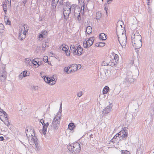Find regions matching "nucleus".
Here are the masks:
<instances>
[{"label":"nucleus","mask_w":154,"mask_h":154,"mask_svg":"<svg viewBox=\"0 0 154 154\" xmlns=\"http://www.w3.org/2000/svg\"><path fill=\"white\" fill-rule=\"evenodd\" d=\"M131 42L133 47L135 49H138L142 45L141 37L140 35L134 34L131 37Z\"/></svg>","instance_id":"f257e3e1"},{"label":"nucleus","mask_w":154,"mask_h":154,"mask_svg":"<svg viewBox=\"0 0 154 154\" xmlns=\"http://www.w3.org/2000/svg\"><path fill=\"white\" fill-rule=\"evenodd\" d=\"M122 29H116V33L118 37V40L122 46L124 45L126 42V38L125 35L123 33Z\"/></svg>","instance_id":"f03ea898"},{"label":"nucleus","mask_w":154,"mask_h":154,"mask_svg":"<svg viewBox=\"0 0 154 154\" xmlns=\"http://www.w3.org/2000/svg\"><path fill=\"white\" fill-rule=\"evenodd\" d=\"M68 148L70 152H74L75 153L79 152L81 150L80 144L77 142L68 145Z\"/></svg>","instance_id":"7ed1b4c3"},{"label":"nucleus","mask_w":154,"mask_h":154,"mask_svg":"<svg viewBox=\"0 0 154 154\" xmlns=\"http://www.w3.org/2000/svg\"><path fill=\"white\" fill-rule=\"evenodd\" d=\"M70 49L74 55L80 56L83 53V48L80 45H79L76 48H75L74 45H71L70 46Z\"/></svg>","instance_id":"20e7f679"},{"label":"nucleus","mask_w":154,"mask_h":154,"mask_svg":"<svg viewBox=\"0 0 154 154\" xmlns=\"http://www.w3.org/2000/svg\"><path fill=\"white\" fill-rule=\"evenodd\" d=\"M0 119L6 125L8 126L10 125V123L9 122L8 119L7 117V114L5 112H1V114H0Z\"/></svg>","instance_id":"39448f33"},{"label":"nucleus","mask_w":154,"mask_h":154,"mask_svg":"<svg viewBox=\"0 0 154 154\" xmlns=\"http://www.w3.org/2000/svg\"><path fill=\"white\" fill-rule=\"evenodd\" d=\"M71 6L67 4L64 7L63 14L65 19H66L68 17L69 15L71 12Z\"/></svg>","instance_id":"423d86ee"},{"label":"nucleus","mask_w":154,"mask_h":154,"mask_svg":"<svg viewBox=\"0 0 154 154\" xmlns=\"http://www.w3.org/2000/svg\"><path fill=\"white\" fill-rule=\"evenodd\" d=\"M28 30V27L27 25L24 24L21 28V31L19 33V36L22 38H25Z\"/></svg>","instance_id":"0eeeda50"},{"label":"nucleus","mask_w":154,"mask_h":154,"mask_svg":"<svg viewBox=\"0 0 154 154\" xmlns=\"http://www.w3.org/2000/svg\"><path fill=\"white\" fill-rule=\"evenodd\" d=\"M94 40V38L93 37L89 38L87 41L84 42L83 45L84 48L90 47L93 44Z\"/></svg>","instance_id":"6e6552de"},{"label":"nucleus","mask_w":154,"mask_h":154,"mask_svg":"<svg viewBox=\"0 0 154 154\" xmlns=\"http://www.w3.org/2000/svg\"><path fill=\"white\" fill-rule=\"evenodd\" d=\"M60 49L65 52L66 56H70V52L69 49V47L65 44H62L60 47Z\"/></svg>","instance_id":"1a4fd4ad"},{"label":"nucleus","mask_w":154,"mask_h":154,"mask_svg":"<svg viewBox=\"0 0 154 154\" xmlns=\"http://www.w3.org/2000/svg\"><path fill=\"white\" fill-rule=\"evenodd\" d=\"M122 140V137H119L118 133L116 134L111 139L112 142L113 144H118L119 142Z\"/></svg>","instance_id":"9d476101"},{"label":"nucleus","mask_w":154,"mask_h":154,"mask_svg":"<svg viewBox=\"0 0 154 154\" xmlns=\"http://www.w3.org/2000/svg\"><path fill=\"white\" fill-rule=\"evenodd\" d=\"M45 82L51 85H53L56 83V81L54 78L45 77L44 78Z\"/></svg>","instance_id":"9b49d317"},{"label":"nucleus","mask_w":154,"mask_h":154,"mask_svg":"<svg viewBox=\"0 0 154 154\" xmlns=\"http://www.w3.org/2000/svg\"><path fill=\"white\" fill-rule=\"evenodd\" d=\"M60 116L58 115L56 116L53 120L52 125L55 126H57L60 124Z\"/></svg>","instance_id":"f8f14e48"},{"label":"nucleus","mask_w":154,"mask_h":154,"mask_svg":"<svg viewBox=\"0 0 154 154\" xmlns=\"http://www.w3.org/2000/svg\"><path fill=\"white\" fill-rule=\"evenodd\" d=\"M48 32L46 30L42 31L38 36V39H40L41 38L43 39L46 38L48 35Z\"/></svg>","instance_id":"ddd939ff"},{"label":"nucleus","mask_w":154,"mask_h":154,"mask_svg":"<svg viewBox=\"0 0 154 154\" xmlns=\"http://www.w3.org/2000/svg\"><path fill=\"white\" fill-rule=\"evenodd\" d=\"M118 134H119V137H122V140L124 138H126L128 136V133L125 130H122Z\"/></svg>","instance_id":"4468645a"},{"label":"nucleus","mask_w":154,"mask_h":154,"mask_svg":"<svg viewBox=\"0 0 154 154\" xmlns=\"http://www.w3.org/2000/svg\"><path fill=\"white\" fill-rule=\"evenodd\" d=\"M107 61L109 62V66H114L116 63V61L113 60L112 58H111L110 57L108 58Z\"/></svg>","instance_id":"2eb2a0df"},{"label":"nucleus","mask_w":154,"mask_h":154,"mask_svg":"<svg viewBox=\"0 0 154 154\" xmlns=\"http://www.w3.org/2000/svg\"><path fill=\"white\" fill-rule=\"evenodd\" d=\"M49 125V124L48 122H47L45 123H44L43 125V128L42 131V133L44 134H46V132L47 131V128Z\"/></svg>","instance_id":"dca6fc26"},{"label":"nucleus","mask_w":154,"mask_h":154,"mask_svg":"<svg viewBox=\"0 0 154 154\" xmlns=\"http://www.w3.org/2000/svg\"><path fill=\"white\" fill-rule=\"evenodd\" d=\"M71 72L76 71L78 69V66L76 64H73L70 66Z\"/></svg>","instance_id":"f3484780"},{"label":"nucleus","mask_w":154,"mask_h":154,"mask_svg":"<svg viewBox=\"0 0 154 154\" xmlns=\"http://www.w3.org/2000/svg\"><path fill=\"white\" fill-rule=\"evenodd\" d=\"M110 57L112 58H113V60L116 61V62L119 60L118 55L117 54H115L114 53H112L111 55H110Z\"/></svg>","instance_id":"a211bd4d"},{"label":"nucleus","mask_w":154,"mask_h":154,"mask_svg":"<svg viewBox=\"0 0 154 154\" xmlns=\"http://www.w3.org/2000/svg\"><path fill=\"white\" fill-rule=\"evenodd\" d=\"M100 39L102 40H106L107 39V35L103 33H101L99 35Z\"/></svg>","instance_id":"6ab92c4d"},{"label":"nucleus","mask_w":154,"mask_h":154,"mask_svg":"<svg viewBox=\"0 0 154 154\" xmlns=\"http://www.w3.org/2000/svg\"><path fill=\"white\" fill-rule=\"evenodd\" d=\"M85 0H79V3L80 5L83 4L82 7H81V9L83 8V10H84V8L85 7V3L86 1L85 2Z\"/></svg>","instance_id":"aec40b11"},{"label":"nucleus","mask_w":154,"mask_h":154,"mask_svg":"<svg viewBox=\"0 0 154 154\" xmlns=\"http://www.w3.org/2000/svg\"><path fill=\"white\" fill-rule=\"evenodd\" d=\"M4 21L5 23L7 25H11V21L7 17H5L4 18Z\"/></svg>","instance_id":"412c9836"},{"label":"nucleus","mask_w":154,"mask_h":154,"mask_svg":"<svg viewBox=\"0 0 154 154\" xmlns=\"http://www.w3.org/2000/svg\"><path fill=\"white\" fill-rule=\"evenodd\" d=\"M86 32L88 34L91 33L92 32V29L90 26H88L87 27L86 29Z\"/></svg>","instance_id":"4be33fe9"},{"label":"nucleus","mask_w":154,"mask_h":154,"mask_svg":"<svg viewBox=\"0 0 154 154\" xmlns=\"http://www.w3.org/2000/svg\"><path fill=\"white\" fill-rule=\"evenodd\" d=\"M109 89V88L107 86H105L103 91V94H106L108 92Z\"/></svg>","instance_id":"5701e85b"},{"label":"nucleus","mask_w":154,"mask_h":154,"mask_svg":"<svg viewBox=\"0 0 154 154\" xmlns=\"http://www.w3.org/2000/svg\"><path fill=\"white\" fill-rule=\"evenodd\" d=\"M64 71L67 73H69L71 72V71L70 66L67 67H65L64 69Z\"/></svg>","instance_id":"b1692460"},{"label":"nucleus","mask_w":154,"mask_h":154,"mask_svg":"<svg viewBox=\"0 0 154 154\" xmlns=\"http://www.w3.org/2000/svg\"><path fill=\"white\" fill-rule=\"evenodd\" d=\"M75 127V125L73 123H70L68 125L69 129L70 130H72Z\"/></svg>","instance_id":"393cba45"},{"label":"nucleus","mask_w":154,"mask_h":154,"mask_svg":"<svg viewBox=\"0 0 154 154\" xmlns=\"http://www.w3.org/2000/svg\"><path fill=\"white\" fill-rule=\"evenodd\" d=\"M105 45V43L104 42H99L96 44V46L98 47H102Z\"/></svg>","instance_id":"a878e982"},{"label":"nucleus","mask_w":154,"mask_h":154,"mask_svg":"<svg viewBox=\"0 0 154 154\" xmlns=\"http://www.w3.org/2000/svg\"><path fill=\"white\" fill-rule=\"evenodd\" d=\"M4 26L2 24H0V32L2 33L4 31Z\"/></svg>","instance_id":"bb28decb"},{"label":"nucleus","mask_w":154,"mask_h":154,"mask_svg":"<svg viewBox=\"0 0 154 154\" xmlns=\"http://www.w3.org/2000/svg\"><path fill=\"white\" fill-rule=\"evenodd\" d=\"M3 10H4L6 14V12H7V9H8L7 6L6 5H3Z\"/></svg>","instance_id":"cd10ccee"},{"label":"nucleus","mask_w":154,"mask_h":154,"mask_svg":"<svg viewBox=\"0 0 154 154\" xmlns=\"http://www.w3.org/2000/svg\"><path fill=\"white\" fill-rule=\"evenodd\" d=\"M32 63L34 64V65L36 67H38L39 66L38 63H37V62L36 61H35L34 60H33L32 61Z\"/></svg>","instance_id":"c85d7f7f"},{"label":"nucleus","mask_w":154,"mask_h":154,"mask_svg":"<svg viewBox=\"0 0 154 154\" xmlns=\"http://www.w3.org/2000/svg\"><path fill=\"white\" fill-rule=\"evenodd\" d=\"M43 61L45 62L46 63L48 62V57L47 56H44L43 58Z\"/></svg>","instance_id":"c756f323"},{"label":"nucleus","mask_w":154,"mask_h":154,"mask_svg":"<svg viewBox=\"0 0 154 154\" xmlns=\"http://www.w3.org/2000/svg\"><path fill=\"white\" fill-rule=\"evenodd\" d=\"M102 64L103 66H107L108 65H109V63H107L105 61H103L102 62Z\"/></svg>","instance_id":"7c9ffc66"},{"label":"nucleus","mask_w":154,"mask_h":154,"mask_svg":"<svg viewBox=\"0 0 154 154\" xmlns=\"http://www.w3.org/2000/svg\"><path fill=\"white\" fill-rule=\"evenodd\" d=\"M129 152V151L127 150H123L121 151L122 154H127Z\"/></svg>","instance_id":"2f4dec72"},{"label":"nucleus","mask_w":154,"mask_h":154,"mask_svg":"<svg viewBox=\"0 0 154 154\" xmlns=\"http://www.w3.org/2000/svg\"><path fill=\"white\" fill-rule=\"evenodd\" d=\"M107 111L108 112H107V113L109 112L110 111V109H109V107L108 108V107H106L105 109H103L104 112L105 111Z\"/></svg>","instance_id":"473e14b6"},{"label":"nucleus","mask_w":154,"mask_h":154,"mask_svg":"<svg viewBox=\"0 0 154 154\" xmlns=\"http://www.w3.org/2000/svg\"><path fill=\"white\" fill-rule=\"evenodd\" d=\"M82 95V91H79L77 95L79 97H80Z\"/></svg>","instance_id":"72a5a7b5"},{"label":"nucleus","mask_w":154,"mask_h":154,"mask_svg":"<svg viewBox=\"0 0 154 154\" xmlns=\"http://www.w3.org/2000/svg\"><path fill=\"white\" fill-rule=\"evenodd\" d=\"M27 72L25 71H24L23 72V75L24 77H26L27 76Z\"/></svg>","instance_id":"f704fd0d"},{"label":"nucleus","mask_w":154,"mask_h":154,"mask_svg":"<svg viewBox=\"0 0 154 154\" xmlns=\"http://www.w3.org/2000/svg\"><path fill=\"white\" fill-rule=\"evenodd\" d=\"M40 122L42 124V125H43L44 124V123H45L44 122V121L43 119H41L40 120Z\"/></svg>","instance_id":"c9c22d12"},{"label":"nucleus","mask_w":154,"mask_h":154,"mask_svg":"<svg viewBox=\"0 0 154 154\" xmlns=\"http://www.w3.org/2000/svg\"><path fill=\"white\" fill-rule=\"evenodd\" d=\"M4 139V137L3 136L0 137V141H2Z\"/></svg>","instance_id":"e433bc0d"},{"label":"nucleus","mask_w":154,"mask_h":154,"mask_svg":"<svg viewBox=\"0 0 154 154\" xmlns=\"http://www.w3.org/2000/svg\"><path fill=\"white\" fill-rule=\"evenodd\" d=\"M99 15V16H101V14L99 12H97V14H96V17H97V15Z\"/></svg>","instance_id":"4c0bfd02"},{"label":"nucleus","mask_w":154,"mask_h":154,"mask_svg":"<svg viewBox=\"0 0 154 154\" xmlns=\"http://www.w3.org/2000/svg\"><path fill=\"white\" fill-rule=\"evenodd\" d=\"M147 5H149L150 4V0H147Z\"/></svg>","instance_id":"58836bf2"},{"label":"nucleus","mask_w":154,"mask_h":154,"mask_svg":"<svg viewBox=\"0 0 154 154\" xmlns=\"http://www.w3.org/2000/svg\"><path fill=\"white\" fill-rule=\"evenodd\" d=\"M112 0H107V3H108V4L109 3H110L109 1H112Z\"/></svg>","instance_id":"ea45409f"},{"label":"nucleus","mask_w":154,"mask_h":154,"mask_svg":"<svg viewBox=\"0 0 154 154\" xmlns=\"http://www.w3.org/2000/svg\"><path fill=\"white\" fill-rule=\"evenodd\" d=\"M53 1L54 2H57L58 1V0H53Z\"/></svg>","instance_id":"a19ab883"},{"label":"nucleus","mask_w":154,"mask_h":154,"mask_svg":"<svg viewBox=\"0 0 154 154\" xmlns=\"http://www.w3.org/2000/svg\"><path fill=\"white\" fill-rule=\"evenodd\" d=\"M105 11H106V13H107V8H105Z\"/></svg>","instance_id":"79ce46f5"},{"label":"nucleus","mask_w":154,"mask_h":154,"mask_svg":"<svg viewBox=\"0 0 154 154\" xmlns=\"http://www.w3.org/2000/svg\"><path fill=\"white\" fill-rule=\"evenodd\" d=\"M48 64H49V65H51V63H50L49 62H48Z\"/></svg>","instance_id":"37998d69"},{"label":"nucleus","mask_w":154,"mask_h":154,"mask_svg":"<svg viewBox=\"0 0 154 154\" xmlns=\"http://www.w3.org/2000/svg\"><path fill=\"white\" fill-rule=\"evenodd\" d=\"M42 46L43 47H44V46L43 45H42Z\"/></svg>","instance_id":"c03bdc74"},{"label":"nucleus","mask_w":154,"mask_h":154,"mask_svg":"<svg viewBox=\"0 0 154 154\" xmlns=\"http://www.w3.org/2000/svg\"><path fill=\"white\" fill-rule=\"evenodd\" d=\"M88 1H87V3H88Z\"/></svg>","instance_id":"a18cd8bd"},{"label":"nucleus","mask_w":154,"mask_h":154,"mask_svg":"<svg viewBox=\"0 0 154 154\" xmlns=\"http://www.w3.org/2000/svg\"><path fill=\"white\" fill-rule=\"evenodd\" d=\"M1 112H1V111H0V114H1Z\"/></svg>","instance_id":"49530a36"},{"label":"nucleus","mask_w":154,"mask_h":154,"mask_svg":"<svg viewBox=\"0 0 154 154\" xmlns=\"http://www.w3.org/2000/svg\"><path fill=\"white\" fill-rule=\"evenodd\" d=\"M26 131H28V129H27Z\"/></svg>","instance_id":"de8ad7c7"},{"label":"nucleus","mask_w":154,"mask_h":154,"mask_svg":"<svg viewBox=\"0 0 154 154\" xmlns=\"http://www.w3.org/2000/svg\"><path fill=\"white\" fill-rule=\"evenodd\" d=\"M102 2H103V0H102Z\"/></svg>","instance_id":"09e8293b"}]
</instances>
